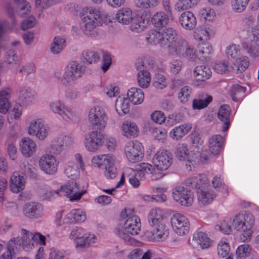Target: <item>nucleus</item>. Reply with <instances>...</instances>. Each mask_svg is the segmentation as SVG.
I'll return each mask as SVG.
<instances>
[{
	"label": "nucleus",
	"instance_id": "nucleus-12",
	"mask_svg": "<svg viewBox=\"0 0 259 259\" xmlns=\"http://www.w3.org/2000/svg\"><path fill=\"white\" fill-rule=\"evenodd\" d=\"M172 197L178 204L183 207L191 206L194 202L192 193L181 186L177 187L173 190Z\"/></svg>",
	"mask_w": 259,
	"mask_h": 259
},
{
	"label": "nucleus",
	"instance_id": "nucleus-42",
	"mask_svg": "<svg viewBox=\"0 0 259 259\" xmlns=\"http://www.w3.org/2000/svg\"><path fill=\"white\" fill-rule=\"evenodd\" d=\"M199 14L200 18L205 22H213L217 17L215 10L210 7H206L201 9Z\"/></svg>",
	"mask_w": 259,
	"mask_h": 259
},
{
	"label": "nucleus",
	"instance_id": "nucleus-8",
	"mask_svg": "<svg viewBox=\"0 0 259 259\" xmlns=\"http://www.w3.org/2000/svg\"><path fill=\"white\" fill-rule=\"evenodd\" d=\"M170 224L173 231L179 236H184L188 233L190 222L188 218L180 213H175L170 218Z\"/></svg>",
	"mask_w": 259,
	"mask_h": 259
},
{
	"label": "nucleus",
	"instance_id": "nucleus-33",
	"mask_svg": "<svg viewBox=\"0 0 259 259\" xmlns=\"http://www.w3.org/2000/svg\"><path fill=\"white\" fill-rule=\"evenodd\" d=\"M145 40L147 44L151 45L160 44L162 40V32L160 28L153 29L146 34Z\"/></svg>",
	"mask_w": 259,
	"mask_h": 259
},
{
	"label": "nucleus",
	"instance_id": "nucleus-38",
	"mask_svg": "<svg viewBox=\"0 0 259 259\" xmlns=\"http://www.w3.org/2000/svg\"><path fill=\"white\" fill-rule=\"evenodd\" d=\"M80 59L83 63L92 64L98 62L100 57L98 54L94 51L85 50L81 53Z\"/></svg>",
	"mask_w": 259,
	"mask_h": 259
},
{
	"label": "nucleus",
	"instance_id": "nucleus-57",
	"mask_svg": "<svg viewBox=\"0 0 259 259\" xmlns=\"http://www.w3.org/2000/svg\"><path fill=\"white\" fill-rule=\"evenodd\" d=\"M245 91V88L238 84H234L231 89L230 95L233 100L238 101Z\"/></svg>",
	"mask_w": 259,
	"mask_h": 259
},
{
	"label": "nucleus",
	"instance_id": "nucleus-7",
	"mask_svg": "<svg viewBox=\"0 0 259 259\" xmlns=\"http://www.w3.org/2000/svg\"><path fill=\"white\" fill-rule=\"evenodd\" d=\"M124 153L130 162H138L142 160L144 156L143 146L139 141H130L125 145Z\"/></svg>",
	"mask_w": 259,
	"mask_h": 259
},
{
	"label": "nucleus",
	"instance_id": "nucleus-27",
	"mask_svg": "<svg viewBox=\"0 0 259 259\" xmlns=\"http://www.w3.org/2000/svg\"><path fill=\"white\" fill-rule=\"evenodd\" d=\"M127 99L134 105H139L144 100V92L139 88L133 87L128 90L127 93Z\"/></svg>",
	"mask_w": 259,
	"mask_h": 259
},
{
	"label": "nucleus",
	"instance_id": "nucleus-37",
	"mask_svg": "<svg viewBox=\"0 0 259 259\" xmlns=\"http://www.w3.org/2000/svg\"><path fill=\"white\" fill-rule=\"evenodd\" d=\"M115 109L119 115H123L127 113L130 109V104L128 99L119 96L116 99Z\"/></svg>",
	"mask_w": 259,
	"mask_h": 259
},
{
	"label": "nucleus",
	"instance_id": "nucleus-19",
	"mask_svg": "<svg viewBox=\"0 0 259 259\" xmlns=\"http://www.w3.org/2000/svg\"><path fill=\"white\" fill-rule=\"evenodd\" d=\"M137 69L139 71L137 75L138 84L141 88H147L151 82V76L146 66L143 64H139L137 66Z\"/></svg>",
	"mask_w": 259,
	"mask_h": 259
},
{
	"label": "nucleus",
	"instance_id": "nucleus-64",
	"mask_svg": "<svg viewBox=\"0 0 259 259\" xmlns=\"http://www.w3.org/2000/svg\"><path fill=\"white\" fill-rule=\"evenodd\" d=\"M191 89L188 86L182 88L178 94V99L181 103H186L190 98Z\"/></svg>",
	"mask_w": 259,
	"mask_h": 259
},
{
	"label": "nucleus",
	"instance_id": "nucleus-43",
	"mask_svg": "<svg viewBox=\"0 0 259 259\" xmlns=\"http://www.w3.org/2000/svg\"><path fill=\"white\" fill-rule=\"evenodd\" d=\"M113 161V156L109 154H104L94 156L92 159L93 165L100 167L101 165L104 166Z\"/></svg>",
	"mask_w": 259,
	"mask_h": 259
},
{
	"label": "nucleus",
	"instance_id": "nucleus-15",
	"mask_svg": "<svg viewBox=\"0 0 259 259\" xmlns=\"http://www.w3.org/2000/svg\"><path fill=\"white\" fill-rule=\"evenodd\" d=\"M213 241L205 233L199 232L195 233L191 242L192 246L197 249H206L209 248L212 244Z\"/></svg>",
	"mask_w": 259,
	"mask_h": 259
},
{
	"label": "nucleus",
	"instance_id": "nucleus-55",
	"mask_svg": "<svg viewBox=\"0 0 259 259\" xmlns=\"http://www.w3.org/2000/svg\"><path fill=\"white\" fill-rule=\"evenodd\" d=\"M252 251L251 246L247 244L239 246L236 250V254L237 259H244L249 256Z\"/></svg>",
	"mask_w": 259,
	"mask_h": 259
},
{
	"label": "nucleus",
	"instance_id": "nucleus-13",
	"mask_svg": "<svg viewBox=\"0 0 259 259\" xmlns=\"http://www.w3.org/2000/svg\"><path fill=\"white\" fill-rule=\"evenodd\" d=\"M56 194L60 192L70 198L71 201L80 199L81 197L85 193V191H80L78 184L75 181H71L62 186L59 190L55 191Z\"/></svg>",
	"mask_w": 259,
	"mask_h": 259
},
{
	"label": "nucleus",
	"instance_id": "nucleus-6",
	"mask_svg": "<svg viewBox=\"0 0 259 259\" xmlns=\"http://www.w3.org/2000/svg\"><path fill=\"white\" fill-rule=\"evenodd\" d=\"M27 132L39 140H44L48 135L49 128L41 118L29 117L26 120Z\"/></svg>",
	"mask_w": 259,
	"mask_h": 259
},
{
	"label": "nucleus",
	"instance_id": "nucleus-2",
	"mask_svg": "<svg viewBox=\"0 0 259 259\" xmlns=\"http://www.w3.org/2000/svg\"><path fill=\"white\" fill-rule=\"evenodd\" d=\"M82 29L86 35L94 37L98 34L97 27L105 22V16L97 9H88L83 15Z\"/></svg>",
	"mask_w": 259,
	"mask_h": 259
},
{
	"label": "nucleus",
	"instance_id": "nucleus-61",
	"mask_svg": "<svg viewBox=\"0 0 259 259\" xmlns=\"http://www.w3.org/2000/svg\"><path fill=\"white\" fill-rule=\"evenodd\" d=\"M214 69L218 73H226L232 71L231 66L229 65L227 61H223L216 63L214 66Z\"/></svg>",
	"mask_w": 259,
	"mask_h": 259
},
{
	"label": "nucleus",
	"instance_id": "nucleus-22",
	"mask_svg": "<svg viewBox=\"0 0 259 259\" xmlns=\"http://www.w3.org/2000/svg\"><path fill=\"white\" fill-rule=\"evenodd\" d=\"M188 43L183 39L179 38L167 47L168 52L173 56L183 57Z\"/></svg>",
	"mask_w": 259,
	"mask_h": 259
},
{
	"label": "nucleus",
	"instance_id": "nucleus-4",
	"mask_svg": "<svg viewBox=\"0 0 259 259\" xmlns=\"http://www.w3.org/2000/svg\"><path fill=\"white\" fill-rule=\"evenodd\" d=\"M254 222L253 215L247 212L238 213L233 219V224L236 229L242 232L244 241L249 240L252 236Z\"/></svg>",
	"mask_w": 259,
	"mask_h": 259
},
{
	"label": "nucleus",
	"instance_id": "nucleus-49",
	"mask_svg": "<svg viewBox=\"0 0 259 259\" xmlns=\"http://www.w3.org/2000/svg\"><path fill=\"white\" fill-rule=\"evenodd\" d=\"M36 192L42 200H48L54 195V192L50 187L47 185H39L36 188Z\"/></svg>",
	"mask_w": 259,
	"mask_h": 259
},
{
	"label": "nucleus",
	"instance_id": "nucleus-17",
	"mask_svg": "<svg viewBox=\"0 0 259 259\" xmlns=\"http://www.w3.org/2000/svg\"><path fill=\"white\" fill-rule=\"evenodd\" d=\"M214 35L213 29L208 26H200L193 31L194 39L199 42H204L210 39Z\"/></svg>",
	"mask_w": 259,
	"mask_h": 259
},
{
	"label": "nucleus",
	"instance_id": "nucleus-54",
	"mask_svg": "<svg viewBox=\"0 0 259 259\" xmlns=\"http://www.w3.org/2000/svg\"><path fill=\"white\" fill-rule=\"evenodd\" d=\"M64 172L68 178H76L79 175L78 165L73 162H69L65 167Z\"/></svg>",
	"mask_w": 259,
	"mask_h": 259
},
{
	"label": "nucleus",
	"instance_id": "nucleus-46",
	"mask_svg": "<svg viewBox=\"0 0 259 259\" xmlns=\"http://www.w3.org/2000/svg\"><path fill=\"white\" fill-rule=\"evenodd\" d=\"M70 223L83 222L86 220V214L80 209H73L66 215Z\"/></svg>",
	"mask_w": 259,
	"mask_h": 259
},
{
	"label": "nucleus",
	"instance_id": "nucleus-51",
	"mask_svg": "<svg viewBox=\"0 0 259 259\" xmlns=\"http://www.w3.org/2000/svg\"><path fill=\"white\" fill-rule=\"evenodd\" d=\"M249 2L250 0H231L232 10L235 13H242L246 9Z\"/></svg>",
	"mask_w": 259,
	"mask_h": 259
},
{
	"label": "nucleus",
	"instance_id": "nucleus-23",
	"mask_svg": "<svg viewBox=\"0 0 259 259\" xmlns=\"http://www.w3.org/2000/svg\"><path fill=\"white\" fill-rule=\"evenodd\" d=\"M10 188L12 191L18 193L22 191L26 183L25 178L18 171H15L11 177Z\"/></svg>",
	"mask_w": 259,
	"mask_h": 259
},
{
	"label": "nucleus",
	"instance_id": "nucleus-16",
	"mask_svg": "<svg viewBox=\"0 0 259 259\" xmlns=\"http://www.w3.org/2000/svg\"><path fill=\"white\" fill-rule=\"evenodd\" d=\"M254 45L247 41L242 43V48L252 58L259 57V27L253 31Z\"/></svg>",
	"mask_w": 259,
	"mask_h": 259
},
{
	"label": "nucleus",
	"instance_id": "nucleus-24",
	"mask_svg": "<svg viewBox=\"0 0 259 259\" xmlns=\"http://www.w3.org/2000/svg\"><path fill=\"white\" fill-rule=\"evenodd\" d=\"M230 115V109L229 106L224 105L220 108L218 113V117L223 124L222 127L223 132L227 131L229 128L231 122Z\"/></svg>",
	"mask_w": 259,
	"mask_h": 259
},
{
	"label": "nucleus",
	"instance_id": "nucleus-11",
	"mask_svg": "<svg viewBox=\"0 0 259 259\" xmlns=\"http://www.w3.org/2000/svg\"><path fill=\"white\" fill-rule=\"evenodd\" d=\"M104 140L103 134L97 131H93L85 135L84 147L88 151L95 152L102 146Z\"/></svg>",
	"mask_w": 259,
	"mask_h": 259
},
{
	"label": "nucleus",
	"instance_id": "nucleus-21",
	"mask_svg": "<svg viewBox=\"0 0 259 259\" xmlns=\"http://www.w3.org/2000/svg\"><path fill=\"white\" fill-rule=\"evenodd\" d=\"M250 60L248 57L241 55L235 58L231 65L232 71L236 73H242L248 69L250 65Z\"/></svg>",
	"mask_w": 259,
	"mask_h": 259
},
{
	"label": "nucleus",
	"instance_id": "nucleus-26",
	"mask_svg": "<svg viewBox=\"0 0 259 259\" xmlns=\"http://www.w3.org/2000/svg\"><path fill=\"white\" fill-rule=\"evenodd\" d=\"M20 145L22 153L26 157L31 156L35 152L36 144L29 138L22 139Z\"/></svg>",
	"mask_w": 259,
	"mask_h": 259
},
{
	"label": "nucleus",
	"instance_id": "nucleus-28",
	"mask_svg": "<svg viewBox=\"0 0 259 259\" xmlns=\"http://www.w3.org/2000/svg\"><path fill=\"white\" fill-rule=\"evenodd\" d=\"M133 18V12L128 8L119 9L115 15V19L123 25L129 24Z\"/></svg>",
	"mask_w": 259,
	"mask_h": 259
},
{
	"label": "nucleus",
	"instance_id": "nucleus-56",
	"mask_svg": "<svg viewBox=\"0 0 259 259\" xmlns=\"http://www.w3.org/2000/svg\"><path fill=\"white\" fill-rule=\"evenodd\" d=\"M17 9L18 14L22 17H24L30 11L31 7L25 0H17Z\"/></svg>",
	"mask_w": 259,
	"mask_h": 259
},
{
	"label": "nucleus",
	"instance_id": "nucleus-39",
	"mask_svg": "<svg viewBox=\"0 0 259 259\" xmlns=\"http://www.w3.org/2000/svg\"><path fill=\"white\" fill-rule=\"evenodd\" d=\"M230 251V246L228 239L225 237L222 238L217 245V253L222 257H227Z\"/></svg>",
	"mask_w": 259,
	"mask_h": 259
},
{
	"label": "nucleus",
	"instance_id": "nucleus-58",
	"mask_svg": "<svg viewBox=\"0 0 259 259\" xmlns=\"http://www.w3.org/2000/svg\"><path fill=\"white\" fill-rule=\"evenodd\" d=\"M64 103L60 100H56L52 102L49 104L50 110L54 113L61 115L64 110L65 109Z\"/></svg>",
	"mask_w": 259,
	"mask_h": 259
},
{
	"label": "nucleus",
	"instance_id": "nucleus-45",
	"mask_svg": "<svg viewBox=\"0 0 259 259\" xmlns=\"http://www.w3.org/2000/svg\"><path fill=\"white\" fill-rule=\"evenodd\" d=\"M174 19L169 0H163V25L171 23Z\"/></svg>",
	"mask_w": 259,
	"mask_h": 259
},
{
	"label": "nucleus",
	"instance_id": "nucleus-63",
	"mask_svg": "<svg viewBox=\"0 0 259 259\" xmlns=\"http://www.w3.org/2000/svg\"><path fill=\"white\" fill-rule=\"evenodd\" d=\"M22 237L21 238L18 237L21 242V245L23 246H27L31 243L32 233L24 229L21 230Z\"/></svg>",
	"mask_w": 259,
	"mask_h": 259
},
{
	"label": "nucleus",
	"instance_id": "nucleus-62",
	"mask_svg": "<svg viewBox=\"0 0 259 259\" xmlns=\"http://www.w3.org/2000/svg\"><path fill=\"white\" fill-rule=\"evenodd\" d=\"M183 57L193 61L196 60L197 59H200L199 50L197 51L192 46L188 45Z\"/></svg>",
	"mask_w": 259,
	"mask_h": 259
},
{
	"label": "nucleus",
	"instance_id": "nucleus-60",
	"mask_svg": "<svg viewBox=\"0 0 259 259\" xmlns=\"http://www.w3.org/2000/svg\"><path fill=\"white\" fill-rule=\"evenodd\" d=\"M212 101L211 97L208 96L203 99H195L193 101L192 107L193 109H202L207 107Z\"/></svg>",
	"mask_w": 259,
	"mask_h": 259
},
{
	"label": "nucleus",
	"instance_id": "nucleus-52",
	"mask_svg": "<svg viewBox=\"0 0 259 259\" xmlns=\"http://www.w3.org/2000/svg\"><path fill=\"white\" fill-rule=\"evenodd\" d=\"M175 5V9L180 12L191 8L199 2V0H177Z\"/></svg>",
	"mask_w": 259,
	"mask_h": 259
},
{
	"label": "nucleus",
	"instance_id": "nucleus-34",
	"mask_svg": "<svg viewBox=\"0 0 259 259\" xmlns=\"http://www.w3.org/2000/svg\"><path fill=\"white\" fill-rule=\"evenodd\" d=\"M193 75L197 80L204 81L208 79L211 75L210 69L203 65L196 66L193 71Z\"/></svg>",
	"mask_w": 259,
	"mask_h": 259
},
{
	"label": "nucleus",
	"instance_id": "nucleus-32",
	"mask_svg": "<svg viewBox=\"0 0 259 259\" xmlns=\"http://www.w3.org/2000/svg\"><path fill=\"white\" fill-rule=\"evenodd\" d=\"M21 246V242L18 238H12L7 244V251L1 256L2 259H12L15 256V250L17 246Z\"/></svg>",
	"mask_w": 259,
	"mask_h": 259
},
{
	"label": "nucleus",
	"instance_id": "nucleus-50",
	"mask_svg": "<svg viewBox=\"0 0 259 259\" xmlns=\"http://www.w3.org/2000/svg\"><path fill=\"white\" fill-rule=\"evenodd\" d=\"M152 166L157 171L155 174L157 177L162 178V151L159 150L157 151L153 156L152 158Z\"/></svg>",
	"mask_w": 259,
	"mask_h": 259
},
{
	"label": "nucleus",
	"instance_id": "nucleus-53",
	"mask_svg": "<svg viewBox=\"0 0 259 259\" xmlns=\"http://www.w3.org/2000/svg\"><path fill=\"white\" fill-rule=\"evenodd\" d=\"M175 155L180 160H189V151L187 145L184 143L179 144L176 148Z\"/></svg>",
	"mask_w": 259,
	"mask_h": 259
},
{
	"label": "nucleus",
	"instance_id": "nucleus-5",
	"mask_svg": "<svg viewBox=\"0 0 259 259\" xmlns=\"http://www.w3.org/2000/svg\"><path fill=\"white\" fill-rule=\"evenodd\" d=\"M84 71L83 66L78 62L71 61L67 65L60 80L63 85L70 86L82 75Z\"/></svg>",
	"mask_w": 259,
	"mask_h": 259
},
{
	"label": "nucleus",
	"instance_id": "nucleus-18",
	"mask_svg": "<svg viewBox=\"0 0 259 259\" xmlns=\"http://www.w3.org/2000/svg\"><path fill=\"white\" fill-rule=\"evenodd\" d=\"M43 212L42 205L36 202H31L26 204L23 209L24 216L29 219H37L40 217Z\"/></svg>",
	"mask_w": 259,
	"mask_h": 259
},
{
	"label": "nucleus",
	"instance_id": "nucleus-40",
	"mask_svg": "<svg viewBox=\"0 0 259 259\" xmlns=\"http://www.w3.org/2000/svg\"><path fill=\"white\" fill-rule=\"evenodd\" d=\"M66 136H61L57 139H55L50 145L49 152L52 155H58L63 150V143Z\"/></svg>",
	"mask_w": 259,
	"mask_h": 259
},
{
	"label": "nucleus",
	"instance_id": "nucleus-25",
	"mask_svg": "<svg viewBox=\"0 0 259 259\" xmlns=\"http://www.w3.org/2000/svg\"><path fill=\"white\" fill-rule=\"evenodd\" d=\"M19 99L25 104L32 103L36 96V92L28 87L20 88L18 93Z\"/></svg>",
	"mask_w": 259,
	"mask_h": 259
},
{
	"label": "nucleus",
	"instance_id": "nucleus-10",
	"mask_svg": "<svg viewBox=\"0 0 259 259\" xmlns=\"http://www.w3.org/2000/svg\"><path fill=\"white\" fill-rule=\"evenodd\" d=\"M149 222L151 226H156L150 240L159 241L162 238V211L160 208L152 209L149 214Z\"/></svg>",
	"mask_w": 259,
	"mask_h": 259
},
{
	"label": "nucleus",
	"instance_id": "nucleus-3",
	"mask_svg": "<svg viewBox=\"0 0 259 259\" xmlns=\"http://www.w3.org/2000/svg\"><path fill=\"white\" fill-rule=\"evenodd\" d=\"M208 179L205 175H199L192 178L190 184L192 187L198 188L197 199L199 203L206 205L211 203L216 197L212 190L206 187Z\"/></svg>",
	"mask_w": 259,
	"mask_h": 259
},
{
	"label": "nucleus",
	"instance_id": "nucleus-59",
	"mask_svg": "<svg viewBox=\"0 0 259 259\" xmlns=\"http://www.w3.org/2000/svg\"><path fill=\"white\" fill-rule=\"evenodd\" d=\"M115 161V158L113 157V161L107 164L105 166V172L104 174L105 177L108 179H113L116 177L117 175V168L115 167L114 163Z\"/></svg>",
	"mask_w": 259,
	"mask_h": 259
},
{
	"label": "nucleus",
	"instance_id": "nucleus-35",
	"mask_svg": "<svg viewBox=\"0 0 259 259\" xmlns=\"http://www.w3.org/2000/svg\"><path fill=\"white\" fill-rule=\"evenodd\" d=\"M224 138L220 135L212 136L209 140V149L213 154H218L221 149Z\"/></svg>",
	"mask_w": 259,
	"mask_h": 259
},
{
	"label": "nucleus",
	"instance_id": "nucleus-41",
	"mask_svg": "<svg viewBox=\"0 0 259 259\" xmlns=\"http://www.w3.org/2000/svg\"><path fill=\"white\" fill-rule=\"evenodd\" d=\"M65 46V39L64 37L58 36L54 37L51 43L50 50L54 54H58L62 51Z\"/></svg>",
	"mask_w": 259,
	"mask_h": 259
},
{
	"label": "nucleus",
	"instance_id": "nucleus-29",
	"mask_svg": "<svg viewBox=\"0 0 259 259\" xmlns=\"http://www.w3.org/2000/svg\"><path fill=\"white\" fill-rule=\"evenodd\" d=\"M121 130L123 136L127 138L136 137L139 133V129L136 124L128 121L123 123Z\"/></svg>",
	"mask_w": 259,
	"mask_h": 259
},
{
	"label": "nucleus",
	"instance_id": "nucleus-9",
	"mask_svg": "<svg viewBox=\"0 0 259 259\" xmlns=\"http://www.w3.org/2000/svg\"><path fill=\"white\" fill-rule=\"evenodd\" d=\"M88 118L92 125L100 130L105 127L108 120V116L106 112L100 106L92 108L90 110Z\"/></svg>",
	"mask_w": 259,
	"mask_h": 259
},
{
	"label": "nucleus",
	"instance_id": "nucleus-30",
	"mask_svg": "<svg viewBox=\"0 0 259 259\" xmlns=\"http://www.w3.org/2000/svg\"><path fill=\"white\" fill-rule=\"evenodd\" d=\"M191 128L190 124H182L172 129L169 132V136L173 140H179L187 134Z\"/></svg>",
	"mask_w": 259,
	"mask_h": 259
},
{
	"label": "nucleus",
	"instance_id": "nucleus-48",
	"mask_svg": "<svg viewBox=\"0 0 259 259\" xmlns=\"http://www.w3.org/2000/svg\"><path fill=\"white\" fill-rule=\"evenodd\" d=\"M131 30L135 32L142 31L146 26V23L142 17H134L130 22Z\"/></svg>",
	"mask_w": 259,
	"mask_h": 259
},
{
	"label": "nucleus",
	"instance_id": "nucleus-14",
	"mask_svg": "<svg viewBox=\"0 0 259 259\" xmlns=\"http://www.w3.org/2000/svg\"><path fill=\"white\" fill-rule=\"evenodd\" d=\"M59 161L53 155L46 154L41 156L38 161L40 169L47 175H52L56 173Z\"/></svg>",
	"mask_w": 259,
	"mask_h": 259
},
{
	"label": "nucleus",
	"instance_id": "nucleus-44",
	"mask_svg": "<svg viewBox=\"0 0 259 259\" xmlns=\"http://www.w3.org/2000/svg\"><path fill=\"white\" fill-rule=\"evenodd\" d=\"M153 252L151 250H148L143 253L141 248H136L133 250L128 255L127 259H150Z\"/></svg>",
	"mask_w": 259,
	"mask_h": 259
},
{
	"label": "nucleus",
	"instance_id": "nucleus-36",
	"mask_svg": "<svg viewBox=\"0 0 259 259\" xmlns=\"http://www.w3.org/2000/svg\"><path fill=\"white\" fill-rule=\"evenodd\" d=\"M178 38L177 32L175 29L170 27L163 28V44L168 47L169 45Z\"/></svg>",
	"mask_w": 259,
	"mask_h": 259
},
{
	"label": "nucleus",
	"instance_id": "nucleus-31",
	"mask_svg": "<svg viewBox=\"0 0 259 259\" xmlns=\"http://www.w3.org/2000/svg\"><path fill=\"white\" fill-rule=\"evenodd\" d=\"M153 166L148 163H142L139 165V168L137 169L136 172L137 176H140L142 178H144L145 174L150 173L151 174V179L153 180H156L160 179L161 177H157L155 174H157V171Z\"/></svg>",
	"mask_w": 259,
	"mask_h": 259
},
{
	"label": "nucleus",
	"instance_id": "nucleus-20",
	"mask_svg": "<svg viewBox=\"0 0 259 259\" xmlns=\"http://www.w3.org/2000/svg\"><path fill=\"white\" fill-rule=\"evenodd\" d=\"M180 25L185 29L191 30L193 29L197 24V20L194 14L191 11L182 13L179 18Z\"/></svg>",
	"mask_w": 259,
	"mask_h": 259
},
{
	"label": "nucleus",
	"instance_id": "nucleus-1",
	"mask_svg": "<svg viewBox=\"0 0 259 259\" xmlns=\"http://www.w3.org/2000/svg\"><path fill=\"white\" fill-rule=\"evenodd\" d=\"M121 217L125 220L124 224L118 225L114 233L124 241H130L132 239L130 235H137L141 231L140 219L134 214V211L130 208H125L121 212Z\"/></svg>",
	"mask_w": 259,
	"mask_h": 259
},
{
	"label": "nucleus",
	"instance_id": "nucleus-47",
	"mask_svg": "<svg viewBox=\"0 0 259 259\" xmlns=\"http://www.w3.org/2000/svg\"><path fill=\"white\" fill-rule=\"evenodd\" d=\"M22 172L27 176L30 179H37L38 177L37 169L27 161L23 162L20 165Z\"/></svg>",
	"mask_w": 259,
	"mask_h": 259
}]
</instances>
